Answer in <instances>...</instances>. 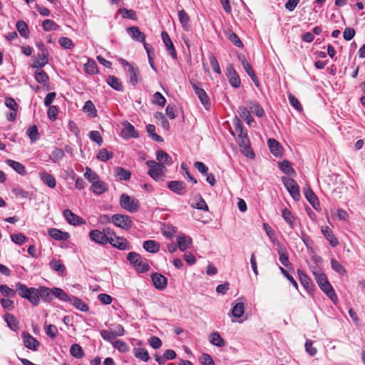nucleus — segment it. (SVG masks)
Returning <instances> with one entry per match:
<instances>
[{
    "label": "nucleus",
    "instance_id": "nucleus-1",
    "mask_svg": "<svg viewBox=\"0 0 365 365\" xmlns=\"http://www.w3.org/2000/svg\"><path fill=\"white\" fill-rule=\"evenodd\" d=\"M19 295L22 298L28 299L33 305L36 306L39 303L37 289L27 287L25 284L18 282L15 285Z\"/></svg>",
    "mask_w": 365,
    "mask_h": 365
},
{
    "label": "nucleus",
    "instance_id": "nucleus-2",
    "mask_svg": "<svg viewBox=\"0 0 365 365\" xmlns=\"http://www.w3.org/2000/svg\"><path fill=\"white\" fill-rule=\"evenodd\" d=\"M120 205L130 212H136L140 208L139 201L128 195L123 193L120 197Z\"/></svg>",
    "mask_w": 365,
    "mask_h": 365
},
{
    "label": "nucleus",
    "instance_id": "nucleus-3",
    "mask_svg": "<svg viewBox=\"0 0 365 365\" xmlns=\"http://www.w3.org/2000/svg\"><path fill=\"white\" fill-rule=\"evenodd\" d=\"M148 167V174L155 180H158L160 177L165 175L166 168L162 165L159 164L155 160H148L146 162Z\"/></svg>",
    "mask_w": 365,
    "mask_h": 365
},
{
    "label": "nucleus",
    "instance_id": "nucleus-4",
    "mask_svg": "<svg viewBox=\"0 0 365 365\" xmlns=\"http://www.w3.org/2000/svg\"><path fill=\"white\" fill-rule=\"evenodd\" d=\"M282 180L292 197L294 200H299L300 198L299 187L296 181L287 177H282Z\"/></svg>",
    "mask_w": 365,
    "mask_h": 365
},
{
    "label": "nucleus",
    "instance_id": "nucleus-5",
    "mask_svg": "<svg viewBox=\"0 0 365 365\" xmlns=\"http://www.w3.org/2000/svg\"><path fill=\"white\" fill-rule=\"evenodd\" d=\"M111 221L115 226L125 230L132 226L131 217L125 215L115 214L111 217Z\"/></svg>",
    "mask_w": 365,
    "mask_h": 365
},
{
    "label": "nucleus",
    "instance_id": "nucleus-6",
    "mask_svg": "<svg viewBox=\"0 0 365 365\" xmlns=\"http://www.w3.org/2000/svg\"><path fill=\"white\" fill-rule=\"evenodd\" d=\"M235 131L237 133V143L240 147L245 149L249 148V139L247 133L244 131L242 125L239 118H235Z\"/></svg>",
    "mask_w": 365,
    "mask_h": 365
},
{
    "label": "nucleus",
    "instance_id": "nucleus-7",
    "mask_svg": "<svg viewBox=\"0 0 365 365\" xmlns=\"http://www.w3.org/2000/svg\"><path fill=\"white\" fill-rule=\"evenodd\" d=\"M192 87L194 89L195 94L198 97L201 104L207 110H209L210 108V101L205 90L198 87L197 85L194 83H192Z\"/></svg>",
    "mask_w": 365,
    "mask_h": 365
},
{
    "label": "nucleus",
    "instance_id": "nucleus-8",
    "mask_svg": "<svg viewBox=\"0 0 365 365\" xmlns=\"http://www.w3.org/2000/svg\"><path fill=\"white\" fill-rule=\"evenodd\" d=\"M24 346L33 351H37L39 342L29 333L24 331L21 334Z\"/></svg>",
    "mask_w": 365,
    "mask_h": 365
},
{
    "label": "nucleus",
    "instance_id": "nucleus-9",
    "mask_svg": "<svg viewBox=\"0 0 365 365\" xmlns=\"http://www.w3.org/2000/svg\"><path fill=\"white\" fill-rule=\"evenodd\" d=\"M168 187L173 192L179 195H184L186 192V186L182 181L172 180L168 182Z\"/></svg>",
    "mask_w": 365,
    "mask_h": 365
},
{
    "label": "nucleus",
    "instance_id": "nucleus-10",
    "mask_svg": "<svg viewBox=\"0 0 365 365\" xmlns=\"http://www.w3.org/2000/svg\"><path fill=\"white\" fill-rule=\"evenodd\" d=\"M227 76L229 83L234 88H238L240 86L241 81L240 77L232 66H229L227 68Z\"/></svg>",
    "mask_w": 365,
    "mask_h": 365
},
{
    "label": "nucleus",
    "instance_id": "nucleus-11",
    "mask_svg": "<svg viewBox=\"0 0 365 365\" xmlns=\"http://www.w3.org/2000/svg\"><path fill=\"white\" fill-rule=\"evenodd\" d=\"M63 216L71 225H80L85 223L84 220L81 217L76 215L70 210H65L63 211Z\"/></svg>",
    "mask_w": 365,
    "mask_h": 365
},
{
    "label": "nucleus",
    "instance_id": "nucleus-12",
    "mask_svg": "<svg viewBox=\"0 0 365 365\" xmlns=\"http://www.w3.org/2000/svg\"><path fill=\"white\" fill-rule=\"evenodd\" d=\"M154 287L158 290H163L166 287L167 279L159 273H154L151 275Z\"/></svg>",
    "mask_w": 365,
    "mask_h": 365
},
{
    "label": "nucleus",
    "instance_id": "nucleus-13",
    "mask_svg": "<svg viewBox=\"0 0 365 365\" xmlns=\"http://www.w3.org/2000/svg\"><path fill=\"white\" fill-rule=\"evenodd\" d=\"M162 39L163 41V43L167 48L168 51L170 52V56L173 58L176 59L177 58V53L175 50L173 43L168 35V34L163 31L161 33Z\"/></svg>",
    "mask_w": 365,
    "mask_h": 365
},
{
    "label": "nucleus",
    "instance_id": "nucleus-14",
    "mask_svg": "<svg viewBox=\"0 0 365 365\" xmlns=\"http://www.w3.org/2000/svg\"><path fill=\"white\" fill-rule=\"evenodd\" d=\"M89 237L91 240L100 245H106L108 243L105 234L98 230H93L89 232Z\"/></svg>",
    "mask_w": 365,
    "mask_h": 365
},
{
    "label": "nucleus",
    "instance_id": "nucleus-15",
    "mask_svg": "<svg viewBox=\"0 0 365 365\" xmlns=\"http://www.w3.org/2000/svg\"><path fill=\"white\" fill-rule=\"evenodd\" d=\"M121 135L125 139L138 137L134 126L129 123L124 124V126L121 130Z\"/></svg>",
    "mask_w": 365,
    "mask_h": 365
},
{
    "label": "nucleus",
    "instance_id": "nucleus-16",
    "mask_svg": "<svg viewBox=\"0 0 365 365\" xmlns=\"http://www.w3.org/2000/svg\"><path fill=\"white\" fill-rule=\"evenodd\" d=\"M108 243L120 250H125L129 249L126 240L123 237H117L116 235L110 238V240L108 241Z\"/></svg>",
    "mask_w": 365,
    "mask_h": 365
},
{
    "label": "nucleus",
    "instance_id": "nucleus-17",
    "mask_svg": "<svg viewBox=\"0 0 365 365\" xmlns=\"http://www.w3.org/2000/svg\"><path fill=\"white\" fill-rule=\"evenodd\" d=\"M128 34L131 38L138 42H144L145 39V34L140 31L137 26H131L127 29Z\"/></svg>",
    "mask_w": 365,
    "mask_h": 365
},
{
    "label": "nucleus",
    "instance_id": "nucleus-18",
    "mask_svg": "<svg viewBox=\"0 0 365 365\" xmlns=\"http://www.w3.org/2000/svg\"><path fill=\"white\" fill-rule=\"evenodd\" d=\"M192 242V238L190 236L180 235L177 238L178 247L182 252L185 251L191 245Z\"/></svg>",
    "mask_w": 365,
    "mask_h": 365
},
{
    "label": "nucleus",
    "instance_id": "nucleus-19",
    "mask_svg": "<svg viewBox=\"0 0 365 365\" xmlns=\"http://www.w3.org/2000/svg\"><path fill=\"white\" fill-rule=\"evenodd\" d=\"M48 235L56 240H66L69 237L68 232H64L56 228H50L48 230Z\"/></svg>",
    "mask_w": 365,
    "mask_h": 365
},
{
    "label": "nucleus",
    "instance_id": "nucleus-20",
    "mask_svg": "<svg viewBox=\"0 0 365 365\" xmlns=\"http://www.w3.org/2000/svg\"><path fill=\"white\" fill-rule=\"evenodd\" d=\"M321 230L324 237L329 242L332 247H336L339 244L337 239L334 237L331 230L329 227L322 226Z\"/></svg>",
    "mask_w": 365,
    "mask_h": 365
},
{
    "label": "nucleus",
    "instance_id": "nucleus-21",
    "mask_svg": "<svg viewBox=\"0 0 365 365\" xmlns=\"http://www.w3.org/2000/svg\"><path fill=\"white\" fill-rule=\"evenodd\" d=\"M156 158L158 163L165 165H170L173 163L172 158L165 151L160 150L157 151Z\"/></svg>",
    "mask_w": 365,
    "mask_h": 365
},
{
    "label": "nucleus",
    "instance_id": "nucleus-22",
    "mask_svg": "<svg viewBox=\"0 0 365 365\" xmlns=\"http://www.w3.org/2000/svg\"><path fill=\"white\" fill-rule=\"evenodd\" d=\"M319 287L333 302L336 303L337 302V296L329 281Z\"/></svg>",
    "mask_w": 365,
    "mask_h": 365
},
{
    "label": "nucleus",
    "instance_id": "nucleus-23",
    "mask_svg": "<svg viewBox=\"0 0 365 365\" xmlns=\"http://www.w3.org/2000/svg\"><path fill=\"white\" fill-rule=\"evenodd\" d=\"M319 287L333 302L336 303L337 302V296L329 281Z\"/></svg>",
    "mask_w": 365,
    "mask_h": 365
},
{
    "label": "nucleus",
    "instance_id": "nucleus-24",
    "mask_svg": "<svg viewBox=\"0 0 365 365\" xmlns=\"http://www.w3.org/2000/svg\"><path fill=\"white\" fill-rule=\"evenodd\" d=\"M4 320L11 330L16 331L19 329V321L14 315L10 313H6L4 314Z\"/></svg>",
    "mask_w": 365,
    "mask_h": 365
},
{
    "label": "nucleus",
    "instance_id": "nucleus-25",
    "mask_svg": "<svg viewBox=\"0 0 365 365\" xmlns=\"http://www.w3.org/2000/svg\"><path fill=\"white\" fill-rule=\"evenodd\" d=\"M108 188V185L105 182L100 180V179L92 183L91 187L93 193L98 195L103 194Z\"/></svg>",
    "mask_w": 365,
    "mask_h": 365
},
{
    "label": "nucleus",
    "instance_id": "nucleus-26",
    "mask_svg": "<svg viewBox=\"0 0 365 365\" xmlns=\"http://www.w3.org/2000/svg\"><path fill=\"white\" fill-rule=\"evenodd\" d=\"M304 195L305 197L309 201V202L312 205V207L316 210L318 209V207L319 206V202L314 192L309 187H307L304 189Z\"/></svg>",
    "mask_w": 365,
    "mask_h": 365
},
{
    "label": "nucleus",
    "instance_id": "nucleus-27",
    "mask_svg": "<svg viewBox=\"0 0 365 365\" xmlns=\"http://www.w3.org/2000/svg\"><path fill=\"white\" fill-rule=\"evenodd\" d=\"M312 273L319 287L328 282L326 274L318 267H314Z\"/></svg>",
    "mask_w": 365,
    "mask_h": 365
},
{
    "label": "nucleus",
    "instance_id": "nucleus-28",
    "mask_svg": "<svg viewBox=\"0 0 365 365\" xmlns=\"http://www.w3.org/2000/svg\"><path fill=\"white\" fill-rule=\"evenodd\" d=\"M6 163L9 167L13 168L19 175H26V168L21 163H19V162L13 160H6Z\"/></svg>",
    "mask_w": 365,
    "mask_h": 365
},
{
    "label": "nucleus",
    "instance_id": "nucleus-29",
    "mask_svg": "<svg viewBox=\"0 0 365 365\" xmlns=\"http://www.w3.org/2000/svg\"><path fill=\"white\" fill-rule=\"evenodd\" d=\"M38 298L41 297L44 301H50L53 297V289H49L46 287H39L37 289Z\"/></svg>",
    "mask_w": 365,
    "mask_h": 365
},
{
    "label": "nucleus",
    "instance_id": "nucleus-30",
    "mask_svg": "<svg viewBox=\"0 0 365 365\" xmlns=\"http://www.w3.org/2000/svg\"><path fill=\"white\" fill-rule=\"evenodd\" d=\"M41 180L43 181L44 184H46L48 187L51 188L55 187L56 185V181L55 178L46 173V172H42L39 174Z\"/></svg>",
    "mask_w": 365,
    "mask_h": 365
},
{
    "label": "nucleus",
    "instance_id": "nucleus-31",
    "mask_svg": "<svg viewBox=\"0 0 365 365\" xmlns=\"http://www.w3.org/2000/svg\"><path fill=\"white\" fill-rule=\"evenodd\" d=\"M143 247L148 252L157 253L160 250V244L155 240H146L143 242Z\"/></svg>",
    "mask_w": 365,
    "mask_h": 365
},
{
    "label": "nucleus",
    "instance_id": "nucleus-32",
    "mask_svg": "<svg viewBox=\"0 0 365 365\" xmlns=\"http://www.w3.org/2000/svg\"><path fill=\"white\" fill-rule=\"evenodd\" d=\"M298 277L300 282L304 286V287L309 291V289L312 287V280L301 269L297 270Z\"/></svg>",
    "mask_w": 365,
    "mask_h": 365
},
{
    "label": "nucleus",
    "instance_id": "nucleus-33",
    "mask_svg": "<svg viewBox=\"0 0 365 365\" xmlns=\"http://www.w3.org/2000/svg\"><path fill=\"white\" fill-rule=\"evenodd\" d=\"M16 27L20 35L25 38L29 36V29L26 23L23 20H19L16 24Z\"/></svg>",
    "mask_w": 365,
    "mask_h": 365
},
{
    "label": "nucleus",
    "instance_id": "nucleus-34",
    "mask_svg": "<svg viewBox=\"0 0 365 365\" xmlns=\"http://www.w3.org/2000/svg\"><path fill=\"white\" fill-rule=\"evenodd\" d=\"M48 55L38 53L37 55V56H36L35 59L34 60V63L31 66L33 68H39L43 67L48 62Z\"/></svg>",
    "mask_w": 365,
    "mask_h": 365
},
{
    "label": "nucleus",
    "instance_id": "nucleus-35",
    "mask_svg": "<svg viewBox=\"0 0 365 365\" xmlns=\"http://www.w3.org/2000/svg\"><path fill=\"white\" fill-rule=\"evenodd\" d=\"M35 79L41 84L46 85L48 83L49 78L47 73L42 69H37L35 71Z\"/></svg>",
    "mask_w": 365,
    "mask_h": 365
},
{
    "label": "nucleus",
    "instance_id": "nucleus-36",
    "mask_svg": "<svg viewBox=\"0 0 365 365\" xmlns=\"http://www.w3.org/2000/svg\"><path fill=\"white\" fill-rule=\"evenodd\" d=\"M83 111L88 116L94 118L97 115V110L91 101H87L83 107Z\"/></svg>",
    "mask_w": 365,
    "mask_h": 365
},
{
    "label": "nucleus",
    "instance_id": "nucleus-37",
    "mask_svg": "<svg viewBox=\"0 0 365 365\" xmlns=\"http://www.w3.org/2000/svg\"><path fill=\"white\" fill-rule=\"evenodd\" d=\"M178 18L182 26L184 29L187 30L190 28V17L186 11L183 9L180 10L178 13Z\"/></svg>",
    "mask_w": 365,
    "mask_h": 365
},
{
    "label": "nucleus",
    "instance_id": "nucleus-38",
    "mask_svg": "<svg viewBox=\"0 0 365 365\" xmlns=\"http://www.w3.org/2000/svg\"><path fill=\"white\" fill-rule=\"evenodd\" d=\"M128 73L130 76V83L133 86H135L138 83V76L140 74L138 68H134L133 66H129V68H128Z\"/></svg>",
    "mask_w": 365,
    "mask_h": 365
},
{
    "label": "nucleus",
    "instance_id": "nucleus-39",
    "mask_svg": "<svg viewBox=\"0 0 365 365\" xmlns=\"http://www.w3.org/2000/svg\"><path fill=\"white\" fill-rule=\"evenodd\" d=\"M69 302L78 310L82 312H86L88 310V305L84 303L81 299L73 297L70 299Z\"/></svg>",
    "mask_w": 365,
    "mask_h": 365
},
{
    "label": "nucleus",
    "instance_id": "nucleus-40",
    "mask_svg": "<svg viewBox=\"0 0 365 365\" xmlns=\"http://www.w3.org/2000/svg\"><path fill=\"white\" fill-rule=\"evenodd\" d=\"M268 145L271 153L277 156L281 154V145L279 142L273 138H269L268 140Z\"/></svg>",
    "mask_w": 365,
    "mask_h": 365
},
{
    "label": "nucleus",
    "instance_id": "nucleus-41",
    "mask_svg": "<svg viewBox=\"0 0 365 365\" xmlns=\"http://www.w3.org/2000/svg\"><path fill=\"white\" fill-rule=\"evenodd\" d=\"M210 341L212 344L218 347H222L225 346V340L221 337L218 332H214L210 336Z\"/></svg>",
    "mask_w": 365,
    "mask_h": 365
},
{
    "label": "nucleus",
    "instance_id": "nucleus-42",
    "mask_svg": "<svg viewBox=\"0 0 365 365\" xmlns=\"http://www.w3.org/2000/svg\"><path fill=\"white\" fill-rule=\"evenodd\" d=\"M282 217L284 220L289 224V225L294 228L296 225L295 218L291 211L287 208H284L282 210Z\"/></svg>",
    "mask_w": 365,
    "mask_h": 365
},
{
    "label": "nucleus",
    "instance_id": "nucleus-43",
    "mask_svg": "<svg viewBox=\"0 0 365 365\" xmlns=\"http://www.w3.org/2000/svg\"><path fill=\"white\" fill-rule=\"evenodd\" d=\"M49 266L51 269L57 272L61 275L66 271V267L58 259H52L49 263Z\"/></svg>",
    "mask_w": 365,
    "mask_h": 365
},
{
    "label": "nucleus",
    "instance_id": "nucleus-44",
    "mask_svg": "<svg viewBox=\"0 0 365 365\" xmlns=\"http://www.w3.org/2000/svg\"><path fill=\"white\" fill-rule=\"evenodd\" d=\"M70 353L72 356L76 359H81L84 355L83 349L78 344H73L71 345L70 349Z\"/></svg>",
    "mask_w": 365,
    "mask_h": 365
},
{
    "label": "nucleus",
    "instance_id": "nucleus-45",
    "mask_svg": "<svg viewBox=\"0 0 365 365\" xmlns=\"http://www.w3.org/2000/svg\"><path fill=\"white\" fill-rule=\"evenodd\" d=\"M107 83L108 85L116 91H123V87L120 80L113 76H110L108 78Z\"/></svg>",
    "mask_w": 365,
    "mask_h": 365
},
{
    "label": "nucleus",
    "instance_id": "nucleus-46",
    "mask_svg": "<svg viewBox=\"0 0 365 365\" xmlns=\"http://www.w3.org/2000/svg\"><path fill=\"white\" fill-rule=\"evenodd\" d=\"M226 36L228 38V39L234 44L236 46L239 47V48H241L243 46V44L241 41V40L240 39V38L237 36V35L234 33L231 30H228L227 31H226Z\"/></svg>",
    "mask_w": 365,
    "mask_h": 365
},
{
    "label": "nucleus",
    "instance_id": "nucleus-47",
    "mask_svg": "<svg viewBox=\"0 0 365 365\" xmlns=\"http://www.w3.org/2000/svg\"><path fill=\"white\" fill-rule=\"evenodd\" d=\"M115 175L120 180H127L130 178V172L120 167L115 169Z\"/></svg>",
    "mask_w": 365,
    "mask_h": 365
},
{
    "label": "nucleus",
    "instance_id": "nucleus-48",
    "mask_svg": "<svg viewBox=\"0 0 365 365\" xmlns=\"http://www.w3.org/2000/svg\"><path fill=\"white\" fill-rule=\"evenodd\" d=\"M278 254L279 255V261L280 262L286 267H289L290 265V262L289 261V257L287 254L286 253V250L284 247H280L278 249Z\"/></svg>",
    "mask_w": 365,
    "mask_h": 365
},
{
    "label": "nucleus",
    "instance_id": "nucleus-49",
    "mask_svg": "<svg viewBox=\"0 0 365 365\" xmlns=\"http://www.w3.org/2000/svg\"><path fill=\"white\" fill-rule=\"evenodd\" d=\"M53 296L58 298L63 302H69L71 297L61 289L53 288Z\"/></svg>",
    "mask_w": 365,
    "mask_h": 365
},
{
    "label": "nucleus",
    "instance_id": "nucleus-50",
    "mask_svg": "<svg viewBox=\"0 0 365 365\" xmlns=\"http://www.w3.org/2000/svg\"><path fill=\"white\" fill-rule=\"evenodd\" d=\"M245 312L244 304L242 302L237 303L232 309V314L234 317L240 318Z\"/></svg>",
    "mask_w": 365,
    "mask_h": 365
},
{
    "label": "nucleus",
    "instance_id": "nucleus-51",
    "mask_svg": "<svg viewBox=\"0 0 365 365\" xmlns=\"http://www.w3.org/2000/svg\"><path fill=\"white\" fill-rule=\"evenodd\" d=\"M134 355L143 361H148L150 359L148 351L144 348L135 349Z\"/></svg>",
    "mask_w": 365,
    "mask_h": 365
},
{
    "label": "nucleus",
    "instance_id": "nucleus-52",
    "mask_svg": "<svg viewBox=\"0 0 365 365\" xmlns=\"http://www.w3.org/2000/svg\"><path fill=\"white\" fill-rule=\"evenodd\" d=\"M331 267L336 272L341 275H346V269L336 259H332L331 261Z\"/></svg>",
    "mask_w": 365,
    "mask_h": 365
},
{
    "label": "nucleus",
    "instance_id": "nucleus-53",
    "mask_svg": "<svg viewBox=\"0 0 365 365\" xmlns=\"http://www.w3.org/2000/svg\"><path fill=\"white\" fill-rule=\"evenodd\" d=\"M127 259L134 266L140 264L142 257L136 252H129L127 256Z\"/></svg>",
    "mask_w": 365,
    "mask_h": 365
},
{
    "label": "nucleus",
    "instance_id": "nucleus-54",
    "mask_svg": "<svg viewBox=\"0 0 365 365\" xmlns=\"http://www.w3.org/2000/svg\"><path fill=\"white\" fill-rule=\"evenodd\" d=\"M84 177L90 182L93 183L94 182L98 180L99 176L97 175L96 173L93 171L90 168L86 167V172L84 173Z\"/></svg>",
    "mask_w": 365,
    "mask_h": 365
},
{
    "label": "nucleus",
    "instance_id": "nucleus-55",
    "mask_svg": "<svg viewBox=\"0 0 365 365\" xmlns=\"http://www.w3.org/2000/svg\"><path fill=\"white\" fill-rule=\"evenodd\" d=\"M113 155V153L108 152L106 148H102L97 154V159L102 162H106L111 158Z\"/></svg>",
    "mask_w": 365,
    "mask_h": 365
},
{
    "label": "nucleus",
    "instance_id": "nucleus-56",
    "mask_svg": "<svg viewBox=\"0 0 365 365\" xmlns=\"http://www.w3.org/2000/svg\"><path fill=\"white\" fill-rule=\"evenodd\" d=\"M85 71L90 75L97 73V64L94 61L88 60L84 65Z\"/></svg>",
    "mask_w": 365,
    "mask_h": 365
},
{
    "label": "nucleus",
    "instance_id": "nucleus-57",
    "mask_svg": "<svg viewBox=\"0 0 365 365\" xmlns=\"http://www.w3.org/2000/svg\"><path fill=\"white\" fill-rule=\"evenodd\" d=\"M0 292L3 296L6 297H14L16 295V291L6 284L0 285Z\"/></svg>",
    "mask_w": 365,
    "mask_h": 365
},
{
    "label": "nucleus",
    "instance_id": "nucleus-58",
    "mask_svg": "<svg viewBox=\"0 0 365 365\" xmlns=\"http://www.w3.org/2000/svg\"><path fill=\"white\" fill-rule=\"evenodd\" d=\"M279 169L286 174H291L294 173V169L292 168V165L288 160H283L279 164Z\"/></svg>",
    "mask_w": 365,
    "mask_h": 365
},
{
    "label": "nucleus",
    "instance_id": "nucleus-59",
    "mask_svg": "<svg viewBox=\"0 0 365 365\" xmlns=\"http://www.w3.org/2000/svg\"><path fill=\"white\" fill-rule=\"evenodd\" d=\"M239 110L240 117L243 118L247 124L250 125L253 119L250 111L245 107H240Z\"/></svg>",
    "mask_w": 365,
    "mask_h": 365
},
{
    "label": "nucleus",
    "instance_id": "nucleus-60",
    "mask_svg": "<svg viewBox=\"0 0 365 365\" xmlns=\"http://www.w3.org/2000/svg\"><path fill=\"white\" fill-rule=\"evenodd\" d=\"M42 27L45 31H50L52 30H56L58 26L53 21L46 19L43 21Z\"/></svg>",
    "mask_w": 365,
    "mask_h": 365
},
{
    "label": "nucleus",
    "instance_id": "nucleus-61",
    "mask_svg": "<svg viewBox=\"0 0 365 365\" xmlns=\"http://www.w3.org/2000/svg\"><path fill=\"white\" fill-rule=\"evenodd\" d=\"M26 133L31 139V142H35L38 139V132L36 125H33L30 127L27 130Z\"/></svg>",
    "mask_w": 365,
    "mask_h": 365
},
{
    "label": "nucleus",
    "instance_id": "nucleus-62",
    "mask_svg": "<svg viewBox=\"0 0 365 365\" xmlns=\"http://www.w3.org/2000/svg\"><path fill=\"white\" fill-rule=\"evenodd\" d=\"M165 102H166V100H165V97L160 92L155 93V94L153 95V103H155L160 107H163L165 104Z\"/></svg>",
    "mask_w": 365,
    "mask_h": 365
},
{
    "label": "nucleus",
    "instance_id": "nucleus-63",
    "mask_svg": "<svg viewBox=\"0 0 365 365\" xmlns=\"http://www.w3.org/2000/svg\"><path fill=\"white\" fill-rule=\"evenodd\" d=\"M11 241L18 245H23L27 240V237L22 233L11 235Z\"/></svg>",
    "mask_w": 365,
    "mask_h": 365
},
{
    "label": "nucleus",
    "instance_id": "nucleus-64",
    "mask_svg": "<svg viewBox=\"0 0 365 365\" xmlns=\"http://www.w3.org/2000/svg\"><path fill=\"white\" fill-rule=\"evenodd\" d=\"M58 43L64 48L71 49L74 47L73 43L68 37H61L58 39Z\"/></svg>",
    "mask_w": 365,
    "mask_h": 365
}]
</instances>
